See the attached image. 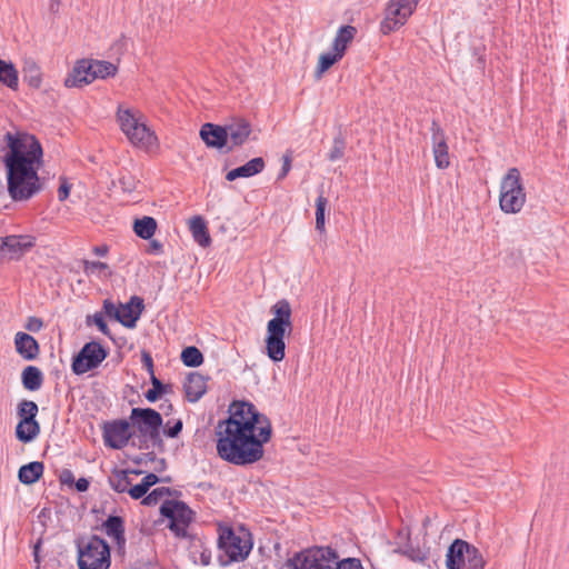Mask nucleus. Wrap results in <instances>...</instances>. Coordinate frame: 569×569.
Listing matches in <instances>:
<instances>
[{
	"label": "nucleus",
	"instance_id": "37",
	"mask_svg": "<svg viewBox=\"0 0 569 569\" xmlns=\"http://www.w3.org/2000/svg\"><path fill=\"white\" fill-rule=\"evenodd\" d=\"M181 360L187 367H198L203 362V356L197 347L190 346L182 350Z\"/></svg>",
	"mask_w": 569,
	"mask_h": 569
},
{
	"label": "nucleus",
	"instance_id": "10",
	"mask_svg": "<svg viewBox=\"0 0 569 569\" xmlns=\"http://www.w3.org/2000/svg\"><path fill=\"white\" fill-rule=\"evenodd\" d=\"M78 547L80 569H108L110 567V548L103 539L92 536L87 542L81 541Z\"/></svg>",
	"mask_w": 569,
	"mask_h": 569
},
{
	"label": "nucleus",
	"instance_id": "7",
	"mask_svg": "<svg viewBox=\"0 0 569 569\" xmlns=\"http://www.w3.org/2000/svg\"><path fill=\"white\" fill-rule=\"evenodd\" d=\"M526 202V192L520 171L510 168L500 182L499 204L505 213H518Z\"/></svg>",
	"mask_w": 569,
	"mask_h": 569
},
{
	"label": "nucleus",
	"instance_id": "25",
	"mask_svg": "<svg viewBox=\"0 0 569 569\" xmlns=\"http://www.w3.org/2000/svg\"><path fill=\"white\" fill-rule=\"evenodd\" d=\"M356 33L357 29L353 26L340 27L332 42V51L343 58L346 50L353 40Z\"/></svg>",
	"mask_w": 569,
	"mask_h": 569
},
{
	"label": "nucleus",
	"instance_id": "9",
	"mask_svg": "<svg viewBox=\"0 0 569 569\" xmlns=\"http://www.w3.org/2000/svg\"><path fill=\"white\" fill-rule=\"evenodd\" d=\"M218 545L228 557V562L244 560L252 548L248 531H234L230 527L221 526L219 527Z\"/></svg>",
	"mask_w": 569,
	"mask_h": 569
},
{
	"label": "nucleus",
	"instance_id": "6",
	"mask_svg": "<svg viewBox=\"0 0 569 569\" xmlns=\"http://www.w3.org/2000/svg\"><path fill=\"white\" fill-rule=\"evenodd\" d=\"M117 120L121 131L133 146L147 148L154 143L157 138L147 124L141 121L139 111L120 104L117 111Z\"/></svg>",
	"mask_w": 569,
	"mask_h": 569
},
{
	"label": "nucleus",
	"instance_id": "39",
	"mask_svg": "<svg viewBox=\"0 0 569 569\" xmlns=\"http://www.w3.org/2000/svg\"><path fill=\"white\" fill-rule=\"evenodd\" d=\"M346 149V141L341 134L337 136L333 139L332 148L330 152L328 153V159L330 161H336L338 159H341L345 154Z\"/></svg>",
	"mask_w": 569,
	"mask_h": 569
},
{
	"label": "nucleus",
	"instance_id": "12",
	"mask_svg": "<svg viewBox=\"0 0 569 569\" xmlns=\"http://www.w3.org/2000/svg\"><path fill=\"white\" fill-rule=\"evenodd\" d=\"M419 0H390L386 8V16L380 24L383 34L402 27L408 18L413 13Z\"/></svg>",
	"mask_w": 569,
	"mask_h": 569
},
{
	"label": "nucleus",
	"instance_id": "31",
	"mask_svg": "<svg viewBox=\"0 0 569 569\" xmlns=\"http://www.w3.org/2000/svg\"><path fill=\"white\" fill-rule=\"evenodd\" d=\"M0 82L17 90L19 86L18 71L11 62L0 59Z\"/></svg>",
	"mask_w": 569,
	"mask_h": 569
},
{
	"label": "nucleus",
	"instance_id": "47",
	"mask_svg": "<svg viewBox=\"0 0 569 569\" xmlns=\"http://www.w3.org/2000/svg\"><path fill=\"white\" fill-rule=\"evenodd\" d=\"M42 327H43L42 320L37 317H29L24 325V328L31 332H38L42 329Z\"/></svg>",
	"mask_w": 569,
	"mask_h": 569
},
{
	"label": "nucleus",
	"instance_id": "15",
	"mask_svg": "<svg viewBox=\"0 0 569 569\" xmlns=\"http://www.w3.org/2000/svg\"><path fill=\"white\" fill-rule=\"evenodd\" d=\"M226 131L228 138V151L244 144L252 132L251 124L243 118H234L226 123Z\"/></svg>",
	"mask_w": 569,
	"mask_h": 569
},
{
	"label": "nucleus",
	"instance_id": "42",
	"mask_svg": "<svg viewBox=\"0 0 569 569\" xmlns=\"http://www.w3.org/2000/svg\"><path fill=\"white\" fill-rule=\"evenodd\" d=\"M119 183L124 192H132L137 188V180L131 174H123L119 178Z\"/></svg>",
	"mask_w": 569,
	"mask_h": 569
},
{
	"label": "nucleus",
	"instance_id": "53",
	"mask_svg": "<svg viewBox=\"0 0 569 569\" xmlns=\"http://www.w3.org/2000/svg\"><path fill=\"white\" fill-rule=\"evenodd\" d=\"M290 168H291V160L288 157H286L282 168H281V172L278 176V179H283L290 171Z\"/></svg>",
	"mask_w": 569,
	"mask_h": 569
},
{
	"label": "nucleus",
	"instance_id": "28",
	"mask_svg": "<svg viewBox=\"0 0 569 569\" xmlns=\"http://www.w3.org/2000/svg\"><path fill=\"white\" fill-rule=\"evenodd\" d=\"M22 386L29 391L39 390L43 383V375L38 367L28 366L21 373Z\"/></svg>",
	"mask_w": 569,
	"mask_h": 569
},
{
	"label": "nucleus",
	"instance_id": "14",
	"mask_svg": "<svg viewBox=\"0 0 569 569\" xmlns=\"http://www.w3.org/2000/svg\"><path fill=\"white\" fill-rule=\"evenodd\" d=\"M132 436L130 423L127 420H117L109 423L103 433L106 445L112 449L124 448Z\"/></svg>",
	"mask_w": 569,
	"mask_h": 569
},
{
	"label": "nucleus",
	"instance_id": "13",
	"mask_svg": "<svg viewBox=\"0 0 569 569\" xmlns=\"http://www.w3.org/2000/svg\"><path fill=\"white\" fill-rule=\"evenodd\" d=\"M108 357V350L97 341L86 343L81 350L73 357L72 371L80 376L100 366Z\"/></svg>",
	"mask_w": 569,
	"mask_h": 569
},
{
	"label": "nucleus",
	"instance_id": "5",
	"mask_svg": "<svg viewBox=\"0 0 569 569\" xmlns=\"http://www.w3.org/2000/svg\"><path fill=\"white\" fill-rule=\"evenodd\" d=\"M130 420L139 436L143 439V443L140 446L141 449H149V442L152 448H161L163 446L160 436L162 417L158 411L151 408H133Z\"/></svg>",
	"mask_w": 569,
	"mask_h": 569
},
{
	"label": "nucleus",
	"instance_id": "4",
	"mask_svg": "<svg viewBox=\"0 0 569 569\" xmlns=\"http://www.w3.org/2000/svg\"><path fill=\"white\" fill-rule=\"evenodd\" d=\"M274 317L267 323L266 351L268 357L279 362L284 358V336L292 330L291 307L287 300H280L271 307Z\"/></svg>",
	"mask_w": 569,
	"mask_h": 569
},
{
	"label": "nucleus",
	"instance_id": "19",
	"mask_svg": "<svg viewBox=\"0 0 569 569\" xmlns=\"http://www.w3.org/2000/svg\"><path fill=\"white\" fill-rule=\"evenodd\" d=\"M34 246V238L31 236H8L0 239V249L12 257H19Z\"/></svg>",
	"mask_w": 569,
	"mask_h": 569
},
{
	"label": "nucleus",
	"instance_id": "44",
	"mask_svg": "<svg viewBox=\"0 0 569 569\" xmlns=\"http://www.w3.org/2000/svg\"><path fill=\"white\" fill-rule=\"evenodd\" d=\"M103 312L106 316H108L111 319L117 320L118 313H119V305L116 306L111 300L106 299L103 301Z\"/></svg>",
	"mask_w": 569,
	"mask_h": 569
},
{
	"label": "nucleus",
	"instance_id": "21",
	"mask_svg": "<svg viewBox=\"0 0 569 569\" xmlns=\"http://www.w3.org/2000/svg\"><path fill=\"white\" fill-rule=\"evenodd\" d=\"M208 378L199 372H191L186 378L183 388L190 402L198 401L207 392Z\"/></svg>",
	"mask_w": 569,
	"mask_h": 569
},
{
	"label": "nucleus",
	"instance_id": "2",
	"mask_svg": "<svg viewBox=\"0 0 569 569\" xmlns=\"http://www.w3.org/2000/svg\"><path fill=\"white\" fill-rule=\"evenodd\" d=\"M3 163L7 171L8 192L14 201H26L41 190L38 170L42 167V147L29 133L7 132Z\"/></svg>",
	"mask_w": 569,
	"mask_h": 569
},
{
	"label": "nucleus",
	"instance_id": "36",
	"mask_svg": "<svg viewBox=\"0 0 569 569\" xmlns=\"http://www.w3.org/2000/svg\"><path fill=\"white\" fill-rule=\"evenodd\" d=\"M342 58L333 51L320 54L316 70V77L321 78V76L327 70H329L335 63H337Z\"/></svg>",
	"mask_w": 569,
	"mask_h": 569
},
{
	"label": "nucleus",
	"instance_id": "34",
	"mask_svg": "<svg viewBox=\"0 0 569 569\" xmlns=\"http://www.w3.org/2000/svg\"><path fill=\"white\" fill-rule=\"evenodd\" d=\"M23 79L32 88L39 89L42 82L39 66L33 60H26L23 66Z\"/></svg>",
	"mask_w": 569,
	"mask_h": 569
},
{
	"label": "nucleus",
	"instance_id": "38",
	"mask_svg": "<svg viewBox=\"0 0 569 569\" xmlns=\"http://www.w3.org/2000/svg\"><path fill=\"white\" fill-rule=\"evenodd\" d=\"M327 204V198L320 194L316 201V229L321 232L325 231Z\"/></svg>",
	"mask_w": 569,
	"mask_h": 569
},
{
	"label": "nucleus",
	"instance_id": "8",
	"mask_svg": "<svg viewBox=\"0 0 569 569\" xmlns=\"http://www.w3.org/2000/svg\"><path fill=\"white\" fill-rule=\"evenodd\" d=\"M448 569H483L485 560L480 551L462 539H456L446 555Z\"/></svg>",
	"mask_w": 569,
	"mask_h": 569
},
{
	"label": "nucleus",
	"instance_id": "30",
	"mask_svg": "<svg viewBox=\"0 0 569 569\" xmlns=\"http://www.w3.org/2000/svg\"><path fill=\"white\" fill-rule=\"evenodd\" d=\"M89 66L86 67L91 72L92 81L94 79H106L117 73V67L108 61L88 60Z\"/></svg>",
	"mask_w": 569,
	"mask_h": 569
},
{
	"label": "nucleus",
	"instance_id": "27",
	"mask_svg": "<svg viewBox=\"0 0 569 569\" xmlns=\"http://www.w3.org/2000/svg\"><path fill=\"white\" fill-rule=\"evenodd\" d=\"M190 231L194 241L206 248L211 243V238L203 218L197 216L190 220Z\"/></svg>",
	"mask_w": 569,
	"mask_h": 569
},
{
	"label": "nucleus",
	"instance_id": "32",
	"mask_svg": "<svg viewBox=\"0 0 569 569\" xmlns=\"http://www.w3.org/2000/svg\"><path fill=\"white\" fill-rule=\"evenodd\" d=\"M157 230V221L152 217H143L136 219L133 222V231L142 239H151Z\"/></svg>",
	"mask_w": 569,
	"mask_h": 569
},
{
	"label": "nucleus",
	"instance_id": "52",
	"mask_svg": "<svg viewBox=\"0 0 569 569\" xmlns=\"http://www.w3.org/2000/svg\"><path fill=\"white\" fill-rule=\"evenodd\" d=\"M142 363L149 371V373L152 376L153 373V361L151 356L148 352L142 353Z\"/></svg>",
	"mask_w": 569,
	"mask_h": 569
},
{
	"label": "nucleus",
	"instance_id": "18",
	"mask_svg": "<svg viewBox=\"0 0 569 569\" xmlns=\"http://www.w3.org/2000/svg\"><path fill=\"white\" fill-rule=\"evenodd\" d=\"M200 138L203 140L207 147L222 149L228 148V138L226 131V124L219 126L207 122L202 124L200 129Z\"/></svg>",
	"mask_w": 569,
	"mask_h": 569
},
{
	"label": "nucleus",
	"instance_id": "51",
	"mask_svg": "<svg viewBox=\"0 0 569 569\" xmlns=\"http://www.w3.org/2000/svg\"><path fill=\"white\" fill-rule=\"evenodd\" d=\"M147 251L149 253L159 254L162 252V243L158 240H151Z\"/></svg>",
	"mask_w": 569,
	"mask_h": 569
},
{
	"label": "nucleus",
	"instance_id": "45",
	"mask_svg": "<svg viewBox=\"0 0 569 569\" xmlns=\"http://www.w3.org/2000/svg\"><path fill=\"white\" fill-rule=\"evenodd\" d=\"M182 430V421L179 419L174 421L172 426H170V421L167 422V427L164 429V435L169 438H176Z\"/></svg>",
	"mask_w": 569,
	"mask_h": 569
},
{
	"label": "nucleus",
	"instance_id": "11",
	"mask_svg": "<svg viewBox=\"0 0 569 569\" xmlns=\"http://www.w3.org/2000/svg\"><path fill=\"white\" fill-rule=\"evenodd\" d=\"M161 515L169 520V529L177 537H187L188 527L193 519V511L182 501L166 500L160 507Z\"/></svg>",
	"mask_w": 569,
	"mask_h": 569
},
{
	"label": "nucleus",
	"instance_id": "41",
	"mask_svg": "<svg viewBox=\"0 0 569 569\" xmlns=\"http://www.w3.org/2000/svg\"><path fill=\"white\" fill-rule=\"evenodd\" d=\"M151 383H152V389H149L146 392V398L148 401L154 402L160 397V395L163 392L164 386L158 378H156L154 375H152V377H151Z\"/></svg>",
	"mask_w": 569,
	"mask_h": 569
},
{
	"label": "nucleus",
	"instance_id": "49",
	"mask_svg": "<svg viewBox=\"0 0 569 569\" xmlns=\"http://www.w3.org/2000/svg\"><path fill=\"white\" fill-rule=\"evenodd\" d=\"M70 188L71 187L67 182V180L61 178V183H60V187L58 189V198H59L60 201H64L69 197Z\"/></svg>",
	"mask_w": 569,
	"mask_h": 569
},
{
	"label": "nucleus",
	"instance_id": "35",
	"mask_svg": "<svg viewBox=\"0 0 569 569\" xmlns=\"http://www.w3.org/2000/svg\"><path fill=\"white\" fill-rule=\"evenodd\" d=\"M38 411V405L32 400L23 399L17 407V415L20 420H36Z\"/></svg>",
	"mask_w": 569,
	"mask_h": 569
},
{
	"label": "nucleus",
	"instance_id": "56",
	"mask_svg": "<svg viewBox=\"0 0 569 569\" xmlns=\"http://www.w3.org/2000/svg\"><path fill=\"white\" fill-rule=\"evenodd\" d=\"M93 252L97 256H106L108 252V247L107 246H97L93 248Z\"/></svg>",
	"mask_w": 569,
	"mask_h": 569
},
{
	"label": "nucleus",
	"instance_id": "24",
	"mask_svg": "<svg viewBox=\"0 0 569 569\" xmlns=\"http://www.w3.org/2000/svg\"><path fill=\"white\" fill-rule=\"evenodd\" d=\"M264 169V160L261 157H257L240 166L236 169L230 170L226 174L228 181H233L238 178H249L260 173Z\"/></svg>",
	"mask_w": 569,
	"mask_h": 569
},
{
	"label": "nucleus",
	"instance_id": "46",
	"mask_svg": "<svg viewBox=\"0 0 569 569\" xmlns=\"http://www.w3.org/2000/svg\"><path fill=\"white\" fill-rule=\"evenodd\" d=\"M93 322L94 325L98 327V329L106 336H108L109 338L112 339L111 337V333H110V330L104 321V318L102 316V313H94L93 317Z\"/></svg>",
	"mask_w": 569,
	"mask_h": 569
},
{
	"label": "nucleus",
	"instance_id": "1",
	"mask_svg": "<svg viewBox=\"0 0 569 569\" xmlns=\"http://www.w3.org/2000/svg\"><path fill=\"white\" fill-rule=\"evenodd\" d=\"M218 456L232 465L247 466L259 461L263 445L272 436L270 419L248 401H232L229 418L216 427Z\"/></svg>",
	"mask_w": 569,
	"mask_h": 569
},
{
	"label": "nucleus",
	"instance_id": "17",
	"mask_svg": "<svg viewBox=\"0 0 569 569\" xmlns=\"http://www.w3.org/2000/svg\"><path fill=\"white\" fill-rule=\"evenodd\" d=\"M143 309V299L138 296H132L127 303H119L117 321L127 328H134Z\"/></svg>",
	"mask_w": 569,
	"mask_h": 569
},
{
	"label": "nucleus",
	"instance_id": "16",
	"mask_svg": "<svg viewBox=\"0 0 569 569\" xmlns=\"http://www.w3.org/2000/svg\"><path fill=\"white\" fill-rule=\"evenodd\" d=\"M431 132L432 151L436 166L439 169H446L450 164L446 134L436 121H432L431 123Z\"/></svg>",
	"mask_w": 569,
	"mask_h": 569
},
{
	"label": "nucleus",
	"instance_id": "48",
	"mask_svg": "<svg viewBox=\"0 0 569 569\" xmlns=\"http://www.w3.org/2000/svg\"><path fill=\"white\" fill-rule=\"evenodd\" d=\"M148 490L146 489L144 485H136L129 488L128 493L132 499H140L144 498Z\"/></svg>",
	"mask_w": 569,
	"mask_h": 569
},
{
	"label": "nucleus",
	"instance_id": "3",
	"mask_svg": "<svg viewBox=\"0 0 569 569\" xmlns=\"http://www.w3.org/2000/svg\"><path fill=\"white\" fill-rule=\"evenodd\" d=\"M289 569H363L357 558L339 560L336 550L317 547L296 553L286 562Z\"/></svg>",
	"mask_w": 569,
	"mask_h": 569
},
{
	"label": "nucleus",
	"instance_id": "33",
	"mask_svg": "<svg viewBox=\"0 0 569 569\" xmlns=\"http://www.w3.org/2000/svg\"><path fill=\"white\" fill-rule=\"evenodd\" d=\"M109 485L117 492H128L131 480L129 479V472L127 470L114 469L109 476Z\"/></svg>",
	"mask_w": 569,
	"mask_h": 569
},
{
	"label": "nucleus",
	"instance_id": "29",
	"mask_svg": "<svg viewBox=\"0 0 569 569\" xmlns=\"http://www.w3.org/2000/svg\"><path fill=\"white\" fill-rule=\"evenodd\" d=\"M43 463L33 461L20 467L18 478L24 485H32L40 479L43 473Z\"/></svg>",
	"mask_w": 569,
	"mask_h": 569
},
{
	"label": "nucleus",
	"instance_id": "57",
	"mask_svg": "<svg viewBox=\"0 0 569 569\" xmlns=\"http://www.w3.org/2000/svg\"><path fill=\"white\" fill-rule=\"evenodd\" d=\"M61 480L63 482H69L72 480V472L71 471H66L63 472L62 477H61Z\"/></svg>",
	"mask_w": 569,
	"mask_h": 569
},
{
	"label": "nucleus",
	"instance_id": "23",
	"mask_svg": "<svg viewBox=\"0 0 569 569\" xmlns=\"http://www.w3.org/2000/svg\"><path fill=\"white\" fill-rule=\"evenodd\" d=\"M102 528L107 536L111 538L119 549H122L126 545L124 537V522L119 516H109L102 523Z\"/></svg>",
	"mask_w": 569,
	"mask_h": 569
},
{
	"label": "nucleus",
	"instance_id": "20",
	"mask_svg": "<svg viewBox=\"0 0 569 569\" xmlns=\"http://www.w3.org/2000/svg\"><path fill=\"white\" fill-rule=\"evenodd\" d=\"M14 347L16 351L24 359V360H34L40 352L38 341L26 332H18L14 336Z\"/></svg>",
	"mask_w": 569,
	"mask_h": 569
},
{
	"label": "nucleus",
	"instance_id": "43",
	"mask_svg": "<svg viewBox=\"0 0 569 569\" xmlns=\"http://www.w3.org/2000/svg\"><path fill=\"white\" fill-rule=\"evenodd\" d=\"M109 267L107 263L101 261H84V272L94 273L96 271H106Z\"/></svg>",
	"mask_w": 569,
	"mask_h": 569
},
{
	"label": "nucleus",
	"instance_id": "26",
	"mask_svg": "<svg viewBox=\"0 0 569 569\" xmlns=\"http://www.w3.org/2000/svg\"><path fill=\"white\" fill-rule=\"evenodd\" d=\"M40 433V423L36 420H19L16 437L23 443L33 441Z\"/></svg>",
	"mask_w": 569,
	"mask_h": 569
},
{
	"label": "nucleus",
	"instance_id": "54",
	"mask_svg": "<svg viewBox=\"0 0 569 569\" xmlns=\"http://www.w3.org/2000/svg\"><path fill=\"white\" fill-rule=\"evenodd\" d=\"M89 488V481L86 478H79L76 482V489L79 492H84Z\"/></svg>",
	"mask_w": 569,
	"mask_h": 569
},
{
	"label": "nucleus",
	"instance_id": "22",
	"mask_svg": "<svg viewBox=\"0 0 569 569\" xmlns=\"http://www.w3.org/2000/svg\"><path fill=\"white\" fill-rule=\"evenodd\" d=\"M88 66L89 61L86 59L78 61L64 79V86L67 88H81L92 82L91 72L86 68Z\"/></svg>",
	"mask_w": 569,
	"mask_h": 569
},
{
	"label": "nucleus",
	"instance_id": "40",
	"mask_svg": "<svg viewBox=\"0 0 569 569\" xmlns=\"http://www.w3.org/2000/svg\"><path fill=\"white\" fill-rule=\"evenodd\" d=\"M168 493V488H156L143 498L142 503L146 506H154Z\"/></svg>",
	"mask_w": 569,
	"mask_h": 569
},
{
	"label": "nucleus",
	"instance_id": "50",
	"mask_svg": "<svg viewBox=\"0 0 569 569\" xmlns=\"http://www.w3.org/2000/svg\"><path fill=\"white\" fill-rule=\"evenodd\" d=\"M157 482H159L158 476H156L154 473H148L140 483L144 485L146 489L149 490L150 487H152Z\"/></svg>",
	"mask_w": 569,
	"mask_h": 569
},
{
	"label": "nucleus",
	"instance_id": "55",
	"mask_svg": "<svg viewBox=\"0 0 569 569\" xmlns=\"http://www.w3.org/2000/svg\"><path fill=\"white\" fill-rule=\"evenodd\" d=\"M210 562H211V552L207 549H203L200 552V563L202 566H208V565H210Z\"/></svg>",
	"mask_w": 569,
	"mask_h": 569
}]
</instances>
